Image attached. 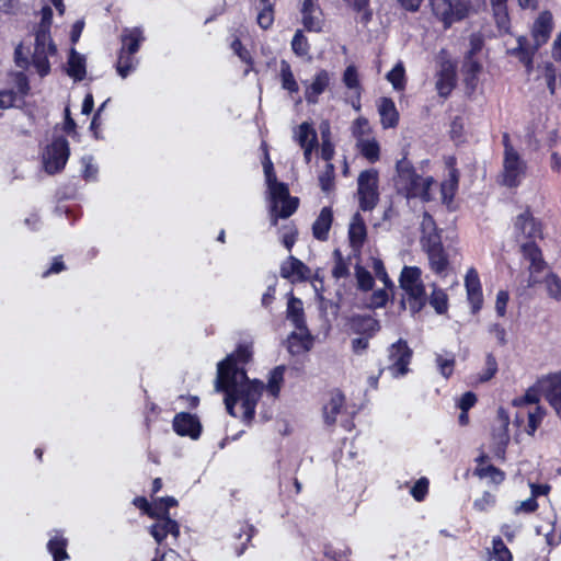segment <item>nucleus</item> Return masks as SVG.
Masks as SVG:
<instances>
[{
    "label": "nucleus",
    "instance_id": "24",
    "mask_svg": "<svg viewBox=\"0 0 561 561\" xmlns=\"http://www.w3.org/2000/svg\"><path fill=\"white\" fill-rule=\"evenodd\" d=\"M280 276L283 278L298 282L308 280L311 277V270L297 257L290 255L280 266Z\"/></svg>",
    "mask_w": 561,
    "mask_h": 561
},
{
    "label": "nucleus",
    "instance_id": "29",
    "mask_svg": "<svg viewBox=\"0 0 561 561\" xmlns=\"http://www.w3.org/2000/svg\"><path fill=\"white\" fill-rule=\"evenodd\" d=\"M333 221V213L330 207H323L312 225V234L317 240L325 241Z\"/></svg>",
    "mask_w": 561,
    "mask_h": 561
},
{
    "label": "nucleus",
    "instance_id": "45",
    "mask_svg": "<svg viewBox=\"0 0 561 561\" xmlns=\"http://www.w3.org/2000/svg\"><path fill=\"white\" fill-rule=\"evenodd\" d=\"M435 363L439 374L444 378L448 379L451 377L456 366V359L454 355H450L449 357H444L443 355L438 354L436 355Z\"/></svg>",
    "mask_w": 561,
    "mask_h": 561
},
{
    "label": "nucleus",
    "instance_id": "63",
    "mask_svg": "<svg viewBox=\"0 0 561 561\" xmlns=\"http://www.w3.org/2000/svg\"><path fill=\"white\" fill-rule=\"evenodd\" d=\"M538 506L539 505H538L537 500H535L534 497H529V499L520 502L519 505H517L514 508V514H516V515H518L520 513L531 514L538 510Z\"/></svg>",
    "mask_w": 561,
    "mask_h": 561
},
{
    "label": "nucleus",
    "instance_id": "21",
    "mask_svg": "<svg viewBox=\"0 0 561 561\" xmlns=\"http://www.w3.org/2000/svg\"><path fill=\"white\" fill-rule=\"evenodd\" d=\"M12 83L14 88L0 91V105H12L18 96L26 95L30 89L27 77L23 72L13 73Z\"/></svg>",
    "mask_w": 561,
    "mask_h": 561
},
{
    "label": "nucleus",
    "instance_id": "42",
    "mask_svg": "<svg viewBox=\"0 0 561 561\" xmlns=\"http://www.w3.org/2000/svg\"><path fill=\"white\" fill-rule=\"evenodd\" d=\"M295 140L305 147L308 142H317V134L308 123H302L294 134Z\"/></svg>",
    "mask_w": 561,
    "mask_h": 561
},
{
    "label": "nucleus",
    "instance_id": "5",
    "mask_svg": "<svg viewBox=\"0 0 561 561\" xmlns=\"http://www.w3.org/2000/svg\"><path fill=\"white\" fill-rule=\"evenodd\" d=\"M402 289L401 308L408 309L412 316L420 313L427 304V294L419 266H404L399 277Z\"/></svg>",
    "mask_w": 561,
    "mask_h": 561
},
{
    "label": "nucleus",
    "instance_id": "8",
    "mask_svg": "<svg viewBox=\"0 0 561 561\" xmlns=\"http://www.w3.org/2000/svg\"><path fill=\"white\" fill-rule=\"evenodd\" d=\"M287 319L291 321L299 332H293L288 336V351L291 354L306 352L311 346V336L308 332L302 301L291 296L287 304Z\"/></svg>",
    "mask_w": 561,
    "mask_h": 561
},
{
    "label": "nucleus",
    "instance_id": "33",
    "mask_svg": "<svg viewBox=\"0 0 561 561\" xmlns=\"http://www.w3.org/2000/svg\"><path fill=\"white\" fill-rule=\"evenodd\" d=\"M352 328L356 333L364 334L365 336H371L380 330L378 321L369 316L354 317L352 319Z\"/></svg>",
    "mask_w": 561,
    "mask_h": 561
},
{
    "label": "nucleus",
    "instance_id": "15",
    "mask_svg": "<svg viewBox=\"0 0 561 561\" xmlns=\"http://www.w3.org/2000/svg\"><path fill=\"white\" fill-rule=\"evenodd\" d=\"M467 301L472 314H478L483 307V291L478 271L470 267L465 276Z\"/></svg>",
    "mask_w": 561,
    "mask_h": 561
},
{
    "label": "nucleus",
    "instance_id": "35",
    "mask_svg": "<svg viewBox=\"0 0 561 561\" xmlns=\"http://www.w3.org/2000/svg\"><path fill=\"white\" fill-rule=\"evenodd\" d=\"M456 73L449 65L443 68L436 81V89L440 96H447L455 87Z\"/></svg>",
    "mask_w": 561,
    "mask_h": 561
},
{
    "label": "nucleus",
    "instance_id": "3",
    "mask_svg": "<svg viewBox=\"0 0 561 561\" xmlns=\"http://www.w3.org/2000/svg\"><path fill=\"white\" fill-rule=\"evenodd\" d=\"M440 230L432 215L424 213L420 243L427 256L431 271L439 276L446 275L450 262L449 254L444 248Z\"/></svg>",
    "mask_w": 561,
    "mask_h": 561
},
{
    "label": "nucleus",
    "instance_id": "31",
    "mask_svg": "<svg viewBox=\"0 0 561 561\" xmlns=\"http://www.w3.org/2000/svg\"><path fill=\"white\" fill-rule=\"evenodd\" d=\"M68 540L62 536L61 531L54 530L48 543L47 550L53 556L54 561H65L69 558L66 548Z\"/></svg>",
    "mask_w": 561,
    "mask_h": 561
},
{
    "label": "nucleus",
    "instance_id": "55",
    "mask_svg": "<svg viewBox=\"0 0 561 561\" xmlns=\"http://www.w3.org/2000/svg\"><path fill=\"white\" fill-rule=\"evenodd\" d=\"M53 19V10L50 7H44L42 9V21L35 32V35H41L44 33L47 36H50V25Z\"/></svg>",
    "mask_w": 561,
    "mask_h": 561
},
{
    "label": "nucleus",
    "instance_id": "7",
    "mask_svg": "<svg viewBox=\"0 0 561 561\" xmlns=\"http://www.w3.org/2000/svg\"><path fill=\"white\" fill-rule=\"evenodd\" d=\"M22 45L15 48V62L21 68H26L30 62L27 57L23 56ZM57 54V47L54 44L51 36H47L44 33L35 35L34 51L32 54L31 66L39 75L45 77L50 71L49 58Z\"/></svg>",
    "mask_w": 561,
    "mask_h": 561
},
{
    "label": "nucleus",
    "instance_id": "37",
    "mask_svg": "<svg viewBox=\"0 0 561 561\" xmlns=\"http://www.w3.org/2000/svg\"><path fill=\"white\" fill-rule=\"evenodd\" d=\"M279 78L283 89L290 93L298 92L299 87L291 71L290 65L282 60L279 65Z\"/></svg>",
    "mask_w": 561,
    "mask_h": 561
},
{
    "label": "nucleus",
    "instance_id": "14",
    "mask_svg": "<svg viewBox=\"0 0 561 561\" xmlns=\"http://www.w3.org/2000/svg\"><path fill=\"white\" fill-rule=\"evenodd\" d=\"M541 397L553 408L561 419V376L551 374L537 380Z\"/></svg>",
    "mask_w": 561,
    "mask_h": 561
},
{
    "label": "nucleus",
    "instance_id": "46",
    "mask_svg": "<svg viewBox=\"0 0 561 561\" xmlns=\"http://www.w3.org/2000/svg\"><path fill=\"white\" fill-rule=\"evenodd\" d=\"M81 165H82V178L88 181H96L99 168L94 163V158L90 154L83 156L81 158Z\"/></svg>",
    "mask_w": 561,
    "mask_h": 561
},
{
    "label": "nucleus",
    "instance_id": "10",
    "mask_svg": "<svg viewBox=\"0 0 561 561\" xmlns=\"http://www.w3.org/2000/svg\"><path fill=\"white\" fill-rule=\"evenodd\" d=\"M414 356L413 350L404 339L388 346V371L394 379H400L409 375L412 370L410 365Z\"/></svg>",
    "mask_w": 561,
    "mask_h": 561
},
{
    "label": "nucleus",
    "instance_id": "44",
    "mask_svg": "<svg viewBox=\"0 0 561 561\" xmlns=\"http://www.w3.org/2000/svg\"><path fill=\"white\" fill-rule=\"evenodd\" d=\"M545 415H546V410L540 405H537L534 409V411H529L527 413L528 422H527V426H526L525 431L528 435L533 436L536 433V431L540 426Z\"/></svg>",
    "mask_w": 561,
    "mask_h": 561
},
{
    "label": "nucleus",
    "instance_id": "11",
    "mask_svg": "<svg viewBox=\"0 0 561 561\" xmlns=\"http://www.w3.org/2000/svg\"><path fill=\"white\" fill-rule=\"evenodd\" d=\"M357 193L362 210H371L379 201L378 173L374 169L360 172L357 179Z\"/></svg>",
    "mask_w": 561,
    "mask_h": 561
},
{
    "label": "nucleus",
    "instance_id": "22",
    "mask_svg": "<svg viewBox=\"0 0 561 561\" xmlns=\"http://www.w3.org/2000/svg\"><path fill=\"white\" fill-rule=\"evenodd\" d=\"M553 27L552 14L543 11L535 20L531 27L533 42L540 48L550 37Z\"/></svg>",
    "mask_w": 561,
    "mask_h": 561
},
{
    "label": "nucleus",
    "instance_id": "61",
    "mask_svg": "<svg viewBox=\"0 0 561 561\" xmlns=\"http://www.w3.org/2000/svg\"><path fill=\"white\" fill-rule=\"evenodd\" d=\"M334 255L336 257L332 274L335 278H343L348 275L347 264L344 262L339 250L334 251Z\"/></svg>",
    "mask_w": 561,
    "mask_h": 561
},
{
    "label": "nucleus",
    "instance_id": "54",
    "mask_svg": "<svg viewBox=\"0 0 561 561\" xmlns=\"http://www.w3.org/2000/svg\"><path fill=\"white\" fill-rule=\"evenodd\" d=\"M343 82L344 84L354 93L358 94V88H359V80H358V73L354 66H348L343 75Z\"/></svg>",
    "mask_w": 561,
    "mask_h": 561
},
{
    "label": "nucleus",
    "instance_id": "53",
    "mask_svg": "<svg viewBox=\"0 0 561 561\" xmlns=\"http://www.w3.org/2000/svg\"><path fill=\"white\" fill-rule=\"evenodd\" d=\"M322 553L329 561H350L347 549H336L332 545H324Z\"/></svg>",
    "mask_w": 561,
    "mask_h": 561
},
{
    "label": "nucleus",
    "instance_id": "6",
    "mask_svg": "<svg viewBox=\"0 0 561 561\" xmlns=\"http://www.w3.org/2000/svg\"><path fill=\"white\" fill-rule=\"evenodd\" d=\"M502 145L504 147L503 167L500 173L499 183L507 188H516L526 178L528 164L518 150L513 146L511 142V136L506 131L502 135Z\"/></svg>",
    "mask_w": 561,
    "mask_h": 561
},
{
    "label": "nucleus",
    "instance_id": "59",
    "mask_svg": "<svg viewBox=\"0 0 561 561\" xmlns=\"http://www.w3.org/2000/svg\"><path fill=\"white\" fill-rule=\"evenodd\" d=\"M450 138L454 141H461L465 135V122L461 116H456L450 124Z\"/></svg>",
    "mask_w": 561,
    "mask_h": 561
},
{
    "label": "nucleus",
    "instance_id": "56",
    "mask_svg": "<svg viewBox=\"0 0 561 561\" xmlns=\"http://www.w3.org/2000/svg\"><path fill=\"white\" fill-rule=\"evenodd\" d=\"M496 503L495 496L489 492L484 491L481 495V497L474 500L473 502V508L478 512H485L489 508L493 507Z\"/></svg>",
    "mask_w": 561,
    "mask_h": 561
},
{
    "label": "nucleus",
    "instance_id": "52",
    "mask_svg": "<svg viewBox=\"0 0 561 561\" xmlns=\"http://www.w3.org/2000/svg\"><path fill=\"white\" fill-rule=\"evenodd\" d=\"M430 481L427 478H420L411 489V495L417 502H422L425 500L428 493Z\"/></svg>",
    "mask_w": 561,
    "mask_h": 561
},
{
    "label": "nucleus",
    "instance_id": "16",
    "mask_svg": "<svg viewBox=\"0 0 561 561\" xmlns=\"http://www.w3.org/2000/svg\"><path fill=\"white\" fill-rule=\"evenodd\" d=\"M445 165L448 170V175L440 183L439 190L442 203L448 206L453 203L458 191L460 172L457 168V159L454 156H449L445 159Z\"/></svg>",
    "mask_w": 561,
    "mask_h": 561
},
{
    "label": "nucleus",
    "instance_id": "9",
    "mask_svg": "<svg viewBox=\"0 0 561 561\" xmlns=\"http://www.w3.org/2000/svg\"><path fill=\"white\" fill-rule=\"evenodd\" d=\"M433 14L449 28L454 23L469 16L473 9V0H430Z\"/></svg>",
    "mask_w": 561,
    "mask_h": 561
},
{
    "label": "nucleus",
    "instance_id": "2",
    "mask_svg": "<svg viewBox=\"0 0 561 561\" xmlns=\"http://www.w3.org/2000/svg\"><path fill=\"white\" fill-rule=\"evenodd\" d=\"M262 164L267 186L266 199L268 202L270 220L271 225L275 227L279 218H288L297 210L299 199L290 196L288 185L277 180L270 154L266 153L265 161Z\"/></svg>",
    "mask_w": 561,
    "mask_h": 561
},
{
    "label": "nucleus",
    "instance_id": "20",
    "mask_svg": "<svg viewBox=\"0 0 561 561\" xmlns=\"http://www.w3.org/2000/svg\"><path fill=\"white\" fill-rule=\"evenodd\" d=\"M482 64L479 58L465 56L461 65L460 73L466 85V92L472 93L479 81V75L482 72Z\"/></svg>",
    "mask_w": 561,
    "mask_h": 561
},
{
    "label": "nucleus",
    "instance_id": "36",
    "mask_svg": "<svg viewBox=\"0 0 561 561\" xmlns=\"http://www.w3.org/2000/svg\"><path fill=\"white\" fill-rule=\"evenodd\" d=\"M365 237H366L365 225H364L359 214H356L353 217V220H352V222L350 225V229H348L350 242L354 248H359V247H362Z\"/></svg>",
    "mask_w": 561,
    "mask_h": 561
},
{
    "label": "nucleus",
    "instance_id": "32",
    "mask_svg": "<svg viewBox=\"0 0 561 561\" xmlns=\"http://www.w3.org/2000/svg\"><path fill=\"white\" fill-rule=\"evenodd\" d=\"M432 291L427 296V302L437 314H446L449 309V298L445 289L432 284Z\"/></svg>",
    "mask_w": 561,
    "mask_h": 561
},
{
    "label": "nucleus",
    "instance_id": "57",
    "mask_svg": "<svg viewBox=\"0 0 561 561\" xmlns=\"http://www.w3.org/2000/svg\"><path fill=\"white\" fill-rule=\"evenodd\" d=\"M541 398V393L539 391V387L537 382L527 389L525 394L519 400H514V404L519 405L522 403H528V404H537Z\"/></svg>",
    "mask_w": 561,
    "mask_h": 561
},
{
    "label": "nucleus",
    "instance_id": "27",
    "mask_svg": "<svg viewBox=\"0 0 561 561\" xmlns=\"http://www.w3.org/2000/svg\"><path fill=\"white\" fill-rule=\"evenodd\" d=\"M514 226L516 231L528 239L535 241L536 238L541 237V225L534 218L529 209L516 217Z\"/></svg>",
    "mask_w": 561,
    "mask_h": 561
},
{
    "label": "nucleus",
    "instance_id": "12",
    "mask_svg": "<svg viewBox=\"0 0 561 561\" xmlns=\"http://www.w3.org/2000/svg\"><path fill=\"white\" fill-rule=\"evenodd\" d=\"M69 144L66 138L57 137L48 145L43 153L45 171L49 174L61 171L69 158Z\"/></svg>",
    "mask_w": 561,
    "mask_h": 561
},
{
    "label": "nucleus",
    "instance_id": "34",
    "mask_svg": "<svg viewBox=\"0 0 561 561\" xmlns=\"http://www.w3.org/2000/svg\"><path fill=\"white\" fill-rule=\"evenodd\" d=\"M67 73L75 80H82L85 76V58L73 48L69 54Z\"/></svg>",
    "mask_w": 561,
    "mask_h": 561
},
{
    "label": "nucleus",
    "instance_id": "13",
    "mask_svg": "<svg viewBox=\"0 0 561 561\" xmlns=\"http://www.w3.org/2000/svg\"><path fill=\"white\" fill-rule=\"evenodd\" d=\"M520 252L523 257L529 262V278L527 280V286L534 287L541 283L536 275L547 268V262L543 259L541 249L534 240L523 243L520 245Z\"/></svg>",
    "mask_w": 561,
    "mask_h": 561
},
{
    "label": "nucleus",
    "instance_id": "39",
    "mask_svg": "<svg viewBox=\"0 0 561 561\" xmlns=\"http://www.w3.org/2000/svg\"><path fill=\"white\" fill-rule=\"evenodd\" d=\"M358 151L368 161L375 162L379 157V146L375 139L358 138L356 144Z\"/></svg>",
    "mask_w": 561,
    "mask_h": 561
},
{
    "label": "nucleus",
    "instance_id": "30",
    "mask_svg": "<svg viewBox=\"0 0 561 561\" xmlns=\"http://www.w3.org/2000/svg\"><path fill=\"white\" fill-rule=\"evenodd\" d=\"M121 39L122 47L119 50L135 55L145 41V36L140 27H126L122 32Z\"/></svg>",
    "mask_w": 561,
    "mask_h": 561
},
{
    "label": "nucleus",
    "instance_id": "43",
    "mask_svg": "<svg viewBox=\"0 0 561 561\" xmlns=\"http://www.w3.org/2000/svg\"><path fill=\"white\" fill-rule=\"evenodd\" d=\"M492 556L495 561H513V554L501 537L492 540Z\"/></svg>",
    "mask_w": 561,
    "mask_h": 561
},
{
    "label": "nucleus",
    "instance_id": "28",
    "mask_svg": "<svg viewBox=\"0 0 561 561\" xmlns=\"http://www.w3.org/2000/svg\"><path fill=\"white\" fill-rule=\"evenodd\" d=\"M345 398L340 391L331 393L329 402L323 407V419L327 425H333L337 421V415L342 417L347 413L344 408Z\"/></svg>",
    "mask_w": 561,
    "mask_h": 561
},
{
    "label": "nucleus",
    "instance_id": "40",
    "mask_svg": "<svg viewBox=\"0 0 561 561\" xmlns=\"http://www.w3.org/2000/svg\"><path fill=\"white\" fill-rule=\"evenodd\" d=\"M284 366H277L270 373L268 381L265 388L267 392L274 398H277L279 394L280 386L284 381Z\"/></svg>",
    "mask_w": 561,
    "mask_h": 561
},
{
    "label": "nucleus",
    "instance_id": "41",
    "mask_svg": "<svg viewBox=\"0 0 561 561\" xmlns=\"http://www.w3.org/2000/svg\"><path fill=\"white\" fill-rule=\"evenodd\" d=\"M335 169L332 163H327L325 169L319 175V185L325 194L333 192L335 187Z\"/></svg>",
    "mask_w": 561,
    "mask_h": 561
},
{
    "label": "nucleus",
    "instance_id": "4",
    "mask_svg": "<svg viewBox=\"0 0 561 561\" xmlns=\"http://www.w3.org/2000/svg\"><path fill=\"white\" fill-rule=\"evenodd\" d=\"M435 184L432 176L423 179L419 175L413 164L404 157L397 162V175L394 186L407 198L419 197L428 203L434 199L431 188Z\"/></svg>",
    "mask_w": 561,
    "mask_h": 561
},
{
    "label": "nucleus",
    "instance_id": "17",
    "mask_svg": "<svg viewBox=\"0 0 561 561\" xmlns=\"http://www.w3.org/2000/svg\"><path fill=\"white\" fill-rule=\"evenodd\" d=\"M539 47L530 42L527 36L520 35L516 38V46L507 48L506 54L517 58L526 68L527 73L534 69V56Z\"/></svg>",
    "mask_w": 561,
    "mask_h": 561
},
{
    "label": "nucleus",
    "instance_id": "18",
    "mask_svg": "<svg viewBox=\"0 0 561 561\" xmlns=\"http://www.w3.org/2000/svg\"><path fill=\"white\" fill-rule=\"evenodd\" d=\"M300 13L302 24L309 32H321L323 26L322 10L318 0H302Z\"/></svg>",
    "mask_w": 561,
    "mask_h": 561
},
{
    "label": "nucleus",
    "instance_id": "62",
    "mask_svg": "<svg viewBox=\"0 0 561 561\" xmlns=\"http://www.w3.org/2000/svg\"><path fill=\"white\" fill-rule=\"evenodd\" d=\"M510 300V294L507 290H500L496 295L495 311L499 317L506 314V308Z\"/></svg>",
    "mask_w": 561,
    "mask_h": 561
},
{
    "label": "nucleus",
    "instance_id": "26",
    "mask_svg": "<svg viewBox=\"0 0 561 561\" xmlns=\"http://www.w3.org/2000/svg\"><path fill=\"white\" fill-rule=\"evenodd\" d=\"M331 75L327 70H320L311 82L305 81V98L308 103H317L318 96L329 87Z\"/></svg>",
    "mask_w": 561,
    "mask_h": 561
},
{
    "label": "nucleus",
    "instance_id": "51",
    "mask_svg": "<svg viewBox=\"0 0 561 561\" xmlns=\"http://www.w3.org/2000/svg\"><path fill=\"white\" fill-rule=\"evenodd\" d=\"M355 274H356L357 285L360 290L368 291V290L373 289L375 280H374V277L370 274V272H368L367 270H365L362 266H356Z\"/></svg>",
    "mask_w": 561,
    "mask_h": 561
},
{
    "label": "nucleus",
    "instance_id": "58",
    "mask_svg": "<svg viewBox=\"0 0 561 561\" xmlns=\"http://www.w3.org/2000/svg\"><path fill=\"white\" fill-rule=\"evenodd\" d=\"M484 45V41L481 34L473 33L469 37V49L466 51L465 56H470L473 58H478L477 55L482 50Z\"/></svg>",
    "mask_w": 561,
    "mask_h": 561
},
{
    "label": "nucleus",
    "instance_id": "19",
    "mask_svg": "<svg viewBox=\"0 0 561 561\" xmlns=\"http://www.w3.org/2000/svg\"><path fill=\"white\" fill-rule=\"evenodd\" d=\"M173 430L180 436H188L192 439H197L202 432V425L197 416L181 412L174 416Z\"/></svg>",
    "mask_w": 561,
    "mask_h": 561
},
{
    "label": "nucleus",
    "instance_id": "49",
    "mask_svg": "<svg viewBox=\"0 0 561 561\" xmlns=\"http://www.w3.org/2000/svg\"><path fill=\"white\" fill-rule=\"evenodd\" d=\"M545 284L549 296L556 300H561V278L553 272L547 274Z\"/></svg>",
    "mask_w": 561,
    "mask_h": 561
},
{
    "label": "nucleus",
    "instance_id": "23",
    "mask_svg": "<svg viewBox=\"0 0 561 561\" xmlns=\"http://www.w3.org/2000/svg\"><path fill=\"white\" fill-rule=\"evenodd\" d=\"M489 456L484 453L476 458L477 467L474 468L473 474L480 479L489 478L492 483L499 485L505 480V472L495 467L494 465L488 463Z\"/></svg>",
    "mask_w": 561,
    "mask_h": 561
},
{
    "label": "nucleus",
    "instance_id": "1",
    "mask_svg": "<svg viewBox=\"0 0 561 561\" xmlns=\"http://www.w3.org/2000/svg\"><path fill=\"white\" fill-rule=\"evenodd\" d=\"M251 343H240L236 351L217 365L216 390L226 394L225 404L228 413L234 417L237 403H240L242 420L250 424L255 414V407L264 389L263 382L247 376L245 365L252 359Z\"/></svg>",
    "mask_w": 561,
    "mask_h": 561
},
{
    "label": "nucleus",
    "instance_id": "47",
    "mask_svg": "<svg viewBox=\"0 0 561 561\" xmlns=\"http://www.w3.org/2000/svg\"><path fill=\"white\" fill-rule=\"evenodd\" d=\"M388 82H391L392 87L401 91L405 85V71L402 62H398L394 68L388 72Z\"/></svg>",
    "mask_w": 561,
    "mask_h": 561
},
{
    "label": "nucleus",
    "instance_id": "60",
    "mask_svg": "<svg viewBox=\"0 0 561 561\" xmlns=\"http://www.w3.org/2000/svg\"><path fill=\"white\" fill-rule=\"evenodd\" d=\"M274 22L273 5L263 7L257 15V24L267 30Z\"/></svg>",
    "mask_w": 561,
    "mask_h": 561
},
{
    "label": "nucleus",
    "instance_id": "50",
    "mask_svg": "<svg viewBox=\"0 0 561 561\" xmlns=\"http://www.w3.org/2000/svg\"><path fill=\"white\" fill-rule=\"evenodd\" d=\"M497 362L492 353H488L485 356V366L479 376V380L486 382L491 380L497 373Z\"/></svg>",
    "mask_w": 561,
    "mask_h": 561
},
{
    "label": "nucleus",
    "instance_id": "64",
    "mask_svg": "<svg viewBox=\"0 0 561 561\" xmlns=\"http://www.w3.org/2000/svg\"><path fill=\"white\" fill-rule=\"evenodd\" d=\"M477 403V396L472 391L465 392L458 403L461 411L468 412Z\"/></svg>",
    "mask_w": 561,
    "mask_h": 561
},
{
    "label": "nucleus",
    "instance_id": "25",
    "mask_svg": "<svg viewBox=\"0 0 561 561\" xmlns=\"http://www.w3.org/2000/svg\"><path fill=\"white\" fill-rule=\"evenodd\" d=\"M150 535L154 538L160 546L163 540L171 535L175 540L180 536V525L176 520L171 519L169 516L158 519L157 523L150 526Z\"/></svg>",
    "mask_w": 561,
    "mask_h": 561
},
{
    "label": "nucleus",
    "instance_id": "38",
    "mask_svg": "<svg viewBox=\"0 0 561 561\" xmlns=\"http://www.w3.org/2000/svg\"><path fill=\"white\" fill-rule=\"evenodd\" d=\"M137 64L138 60L135 58L134 54L119 50L116 70L122 78H126L131 71H134Z\"/></svg>",
    "mask_w": 561,
    "mask_h": 561
},
{
    "label": "nucleus",
    "instance_id": "48",
    "mask_svg": "<svg viewBox=\"0 0 561 561\" xmlns=\"http://www.w3.org/2000/svg\"><path fill=\"white\" fill-rule=\"evenodd\" d=\"M309 48L310 46L307 37L304 35L302 31L297 30L291 39L293 51L299 57H305L308 55Z\"/></svg>",
    "mask_w": 561,
    "mask_h": 561
}]
</instances>
